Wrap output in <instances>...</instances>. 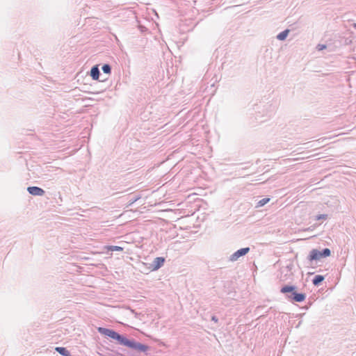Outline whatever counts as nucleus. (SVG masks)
<instances>
[{"instance_id":"f3484780","label":"nucleus","mask_w":356,"mask_h":356,"mask_svg":"<svg viewBox=\"0 0 356 356\" xmlns=\"http://www.w3.org/2000/svg\"><path fill=\"white\" fill-rule=\"evenodd\" d=\"M325 48H326V45L325 44H319L316 47V49L318 50H323V49H324Z\"/></svg>"},{"instance_id":"a211bd4d","label":"nucleus","mask_w":356,"mask_h":356,"mask_svg":"<svg viewBox=\"0 0 356 356\" xmlns=\"http://www.w3.org/2000/svg\"><path fill=\"white\" fill-rule=\"evenodd\" d=\"M211 321H214L215 323H217L218 321V318L216 316H211Z\"/></svg>"},{"instance_id":"dca6fc26","label":"nucleus","mask_w":356,"mask_h":356,"mask_svg":"<svg viewBox=\"0 0 356 356\" xmlns=\"http://www.w3.org/2000/svg\"><path fill=\"white\" fill-rule=\"evenodd\" d=\"M326 217H327V215H325V214H320L316 216V219L319 220L321 219H325Z\"/></svg>"},{"instance_id":"f257e3e1","label":"nucleus","mask_w":356,"mask_h":356,"mask_svg":"<svg viewBox=\"0 0 356 356\" xmlns=\"http://www.w3.org/2000/svg\"><path fill=\"white\" fill-rule=\"evenodd\" d=\"M97 331L101 334L117 341L119 344L128 347L132 350H137L138 352L146 353L149 350V346L138 342L134 339H128L114 330L98 327Z\"/></svg>"},{"instance_id":"aec40b11","label":"nucleus","mask_w":356,"mask_h":356,"mask_svg":"<svg viewBox=\"0 0 356 356\" xmlns=\"http://www.w3.org/2000/svg\"><path fill=\"white\" fill-rule=\"evenodd\" d=\"M353 25V27L356 29V23H354Z\"/></svg>"},{"instance_id":"0eeeda50","label":"nucleus","mask_w":356,"mask_h":356,"mask_svg":"<svg viewBox=\"0 0 356 356\" xmlns=\"http://www.w3.org/2000/svg\"><path fill=\"white\" fill-rule=\"evenodd\" d=\"M347 35H348V36L345 35L343 37H341V36L339 37L340 38V40H339L338 41H339L340 45H344L345 47H347L350 44H351L353 38L350 35V33H347Z\"/></svg>"},{"instance_id":"1a4fd4ad","label":"nucleus","mask_w":356,"mask_h":356,"mask_svg":"<svg viewBox=\"0 0 356 356\" xmlns=\"http://www.w3.org/2000/svg\"><path fill=\"white\" fill-rule=\"evenodd\" d=\"M324 280L325 277L323 275H317L313 278L312 284L316 286H318Z\"/></svg>"},{"instance_id":"ddd939ff","label":"nucleus","mask_w":356,"mask_h":356,"mask_svg":"<svg viewBox=\"0 0 356 356\" xmlns=\"http://www.w3.org/2000/svg\"><path fill=\"white\" fill-rule=\"evenodd\" d=\"M102 70L104 74H110L111 73V66L109 64L105 63L102 67Z\"/></svg>"},{"instance_id":"39448f33","label":"nucleus","mask_w":356,"mask_h":356,"mask_svg":"<svg viewBox=\"0 0 356 356\" xmlns=\"http://www.w3.org/2000/svg\"><path fill=\"white\" fill-rule=\"evenodd\" d=\"M165 261V259L163 257H156L150 264L149 268L152 271L157 270L164 265Z\"/></svg>"},{"instance_id":"423d86ee","label":"nucleus","mask_w":356,"mask_h":356,"mask_svg":"<svg viewBox=\"0 0 356 356\" xmlns=\"http://www.w3.org/2000/svg\"><path fill=\"white\" fill-rule=\"evenodd\" d=\"M27 191L29 194L34 196H42L45 193V191L38 186H29L27 188Z\"/></svg>"},{"instance_id":"4468645a","label":"nucleus","mask_w":356,"mask_h":356,"mask_svg":"<svg viewBox=\"0 0 356 356\" xmlns=\"http://www.w3.org/2000/svg\"><path fill=\"white\" fill-rule=\"evenodd\" d=\"M107 251L114 252V251H123V248L117 245H108L106 247Z\"/></svg>"},{"instance_id":"9b49d317","label":"nucleus","mask_w":356,"mask_h":356,"mask_svg":"<svg viewBox=\"0 0 356 356\" xmlns=\"http://www.w3.org/2000/svg\"><path fill=\"white\" fill-rule=\"evenodd\" d=\"M289 29H285L284 31L280 32L277 35V39L279 40H281V41H283L284 40L288 35H289Z\"/></svg>"},{"instance_id":"6e6552de","label":"nucleus","mask_w":356,"mask_h":356,"mask_svg":"<svg viewBox=\"0 0 356 356\" xmlns=\"http://www.w3.org/2000/svg\"><path fill=\"white\" fill-rule=\"evenodd\" d=\"M90 74L93 80H99L100 71L98 65H94L92 67Z\"/></svg>"},{"instance_id":"7ed1b4c3","label":"nucleus","mask_w":356,"mask_h":356,"mask_svg":"<svg viewBox=\"0 0 356 356\" xmlns=\"http://www.w3.org/2000/svg\"><path fill=\"white\" fill-rule=\"evenodd\" d=\"M330 254L331 250L327 248H325L322 250L312 249L307 257V264L308 266H312L314 264V262L316 263L317 261H321V259L329 257Z\"/></svg>"},{"instance_id":"20e7f679","label":"nucleus","mask_w":356,"mask_h":356,"mask_svg":"<svg viewBox=\"0 0 356 356\" xmlns=\"http://www.w3.org/2000/svg\"><path fill=\"white\" fill-rule=\"evenodd\" d=\"M250 249L249 247L243 248L235 252H234L230 257H229V261H237L240 257L245 256L246 254H248L250 252Z\"/></svg>"},{"instance_id":"6ab92c4d","label":"nucleus","mask_w":356,"mask_h":356,"mask_svg":"<svg viewBox=\"0 0 356 356\" xmlns=\"http://www.w3.org/2000/svg\"><path fill=\"white\" fill-rule=\"evenodd\" d=\"M341 134H342V133H341V132H339V133H338V134H336V133H335V136H339V135H341Z\"/></svg>"},{"instance_id":"f8f14e48","label":"nucleus","mask_w":356,"mask_h":356,"mask_svg":"<svg viewBox=\"0 0 356 356\" xmlns=\"http://www.w3.org/2000/svg\"><path fill=\"white\" fill-rule=\"evenodd\" d=\"M270 199L269 197H264L257 202L256 207L259 208V207H264L267 203H268L270 202Z\"/></svg>"},{"instance_id":"2eb2a0df","label":"nucleus","mask_w":356,"mask_h":356,"mask_svg":"<svg viewBox=\"0 0 356 356\" xmlns=\"http://www.w3.org/2000/svg\"><path fill=\"white\" fill-rule=\"evenodd\" d=\"M140 198V196H134L129 199V205L133 204L134 202H136L137 200H138Z\"/></svg>"},{"instance_id":"f03ea898","label":"nucleus","mask_w":356,"mask_h":356,"mask_svg":"<svg viewBox=\"0 0 356 356\" xmlns=\"http://www.w3.org/2000/svg\"><path fill=\"white\" fill-rule=\"evenodd\" d=\"M297 286L295 285L285 284L280 289V293L285 295L286 298L291 302H302L306 298L305 293L297 291Z\"/></svg>"},{"instance_id":"9d476101","label":"nucleus","mask_w":356,"mask_h":356,"mask_svg":"<svg viewBox=\"0 0 356 356\" xmlns=\"http://www.w3.org/2000/svg\"><path fill=\"white\" fill-rule=\"evenodd\" d=\"M55 350L63 356H71L70 351L65 347H56Z\"/></svg>"}]
</instances>
